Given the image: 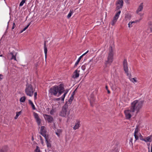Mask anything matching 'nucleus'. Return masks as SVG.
<instances>
[{
  "instance_id": "f257e3e1",
  "label": "nucleus",
  "mask_w": 152,
  "mask_h": 152,
  "mask_svg": "<svg viewBox=\"0 0 152 152\" xmlns=\"http://www.w3.org/2000/svg\"><path fill=\"white\" fill-rule=\"evenodd\" d=\"M49 92L51 95L55 96H56L58 93V96H59L64 92V88L61 85L59 86H55L50 88Z\"/></svg>"
},
{
  "instance_id": "f03ea898",
  "label": "nucleus",
  "mask_w": 152,
  "mask_h": 152,
  "mask_svg": "<svg viewBox=\"0 0 152 152\" xmlns=\"http://www.w3.org/2000/svg\"><path fill=\"white\" fill-rule=\"evenodd\" d=\"M144 102L143 101L135 100L131 103L129 107L132 110V111L134 112L136 110L137 113L142 108Z\"/></svg>"
},
{
  "instance_id": "7ed1b4c3",
  "label": "nucleus",
  "mask_w": 152,
  "mask_h": 152,
  "mask_svg": "<svg viewBox=\"0 0 152 152\" xmlns=\"http://www.w3.org/2000/svg\"><path fill=\"white\" fill-rule=\"evenodd\" d=\"M109 53L107 60L105 62L106 66L107 65H110L113 62V48L110 46L109 50Z\"/></svg>"
},
{
  "instance_id": "20e7f679",
  "label": "nucleus",
  "mask_w": 152,
  "mask_h": 152,
  "mask_svg": "<svg viewBox=\"0 0 152 152\" xmlns=\"http://www.w3.org/2000/svg\"><path fill=\"white\" fill-rule=\"evenodd\" d=\"M34 91L35 89L31 84H27L26 85L25 92L27 96L30 97L33 96Z\"/></svg>"
},
{
  "instance_id": "39448f33",
  "label": "nucleus",
  "mask_w": 152,
  "mask_h": 152,
  "mask_svg": "<svg viewBox=\"0 0 152 152\" xmlns=\"http://www.w3.org/2000/svg\"><path fill=\"white\" fill-rule=\"evenodd\" d=\"M68 105L66 102L62 108L61 111L59 113V115L62 117H66L67 115V116L69 114V111L67 113V109L68 108Z\"/></svg>"
},
{
  "instance_id": "423d86ee",
  "label": "nucleus",
  "mask_w": 152,
  "mask_h": 152,
  "mask_svg": "<svg viewBox=\"0 0 152 152\" xmlns=\"http://www.w3.org/2000/svg\"><path fill=\"white\" fill-rule=\"evenodd\" d=\"M134 112V111H132V110L130 107L125 110L124 111V113L125 114L126 118L127 119H130L133 115Z\"/></svg>"
},
{
  "instance_id": "0eeeda50",
  "label": "nucleus",
  "mask_w": 152,
  "mask_h": 152,
  "mask_svg": "<svg viewBox=\"0 0 152 152\" xmlns=\"http://www.w3.org/2000/svg\"><path fill=\"white\" fill-rule=\"evenodd\" d=\"M124 69L127 76H129V69L127 62L126 59H125L123 62Z\"/></svg>"
},
{
  "instance_id": "6e6552de",
  "label": "nucleus",
  "mask_w": 152,
  "mask_h": 152,
  "mask_svg": "<svg viewBox=\"0 0 152 152\" xmlns=\"http://www.w3.org/2000/svg\"><path fill=\"white\" fill-rule=\"evenodd\" d=\"M121 11L120 10L119 11L115 14L113 20H112L111 24L113 26L114 25L119 17V15L121 13Z\"/></svg>"
},
{
  "instance_id": "1a4fd4ad",
  "label": "nucleus",
  "mask_w": 152,
  "mask_h": 152,
  "mask_svg": "<svg viewBox=\"0 0 152 152\" xmlns=\"http://www.w3.org/2000/svg\"><path fill=\"white\" fill-rule=\"evenodd\" d=\"M46 132V130L45 129V127L44 126H42L41 127L40 133L45 138V137H48V136L46 135L45 134Z\"/></svg>"
},
{
  "instance_id": "9d476101",
  "label": "nucleus",
  "mask_w": 152,
  "mask_h": 152,
  "mask_svg": "<svg viewBox=\"0 0 152 152\" xmlns=\"http://www.w3.org/2000/svg\"><path fill=\"white\" fill-rule=\"evenodd\" d=\"M45 118L49 123H51L53 120V117L50 115L45 114Z\"/></svg>"
},
{
  "instance_id": "9b49d317",
  "label": "nucleus",
  "mask_w": 152,
  "mask_h": 152,
  "mask_svg": "<svg viewBox=\"0 0 152 152\" xmlns=\"http://www.w3.org/2000/svg\"><path fill=\"white\" fill-rule=\"evenodd\" d=\"M34 115L38 125H39L41 122V119L39 118L38 114L37 113L34 112Z\"/></svg>"
},
{
  "instance_id": "f8f14e48",
  "label": "nucleus",
  "mask_w": 152,
  "mask_h": 152,
  "mask_svg": "<svg viewBox=\"0 0 152 152\" xmlns=\"http://www.w3.org/2000/svg\"><path fill=\"white\" fill-rule=\"evenodd\" d=\"M80 70H78L77 69L73 73V75L72 77L74 78H77L79 76Z\"/></svg>"
},
{
  "instance_id": "ddd939ff",
  "label": "nucleus",
  "mask_w": 152,
  "mask_h": 152,
  "mask_svg": "<svg viewBox=\"0 0 152 152\" xmlns=\"http://www.w3.org/2000/svg\"><path fill=\"white\" fill-rule=\"evenodd\" d=\"M123 0H119L118 2L117 3V6L116 8L118 10L120 8H122L123 6Z\"/></svg>"
},
{
  "instance_id": "4468645a",
  "label": "nucleus",
  "mask_w": 152,
  "mask_h": 152,
  "mask_svg": "<svg viewBox=\"0 0 152 152\" xmlns=\"http://www.w3.org/2000/svg\"><path fill=\"white\" fill-rule=\"evenodd\" d=\"M80 121L79 120H77L76 122L75 123V125L73 127V129L74 130H76L79 128L80 126Z\"/></svg>"
},
{
  "instance_id": "2eb2a0df",
  "label": "nucleus",
  "mask_w": 152,
  "mask_h": 152,
  "mask_svg": "<svg viewBox=\"0 0 152 152\" xmlns=\"http://www.w3.org/2000/svg\"><path fill=\"white\" fill-rule=\"evenodd\" d=\"M142 140L145 142H151L152 141V135H151L146 137L145 139H143Z\"/></svg>"
},
{
  "instance_id": "dca6fc26",
  "label": "nucleus",
  "mask_w": 152,
  "mask_h": 152,
  "mask_svg": "<svg viewBox=\"0 0 152 152\" xmlns=\"http://www.w3.org/2000/svg\"><path fill=\"white\" fill-rule=\"evenodd\" d=\"M139 129L137 127L135 129L134 133V136L136 140H137L139 138L138 136V132Z\"/></svg>"
},
{
  "instance_id": "f3484780",
  "label": "nucleus",
  "mask_w": 152,
  "mask_h": 152,
  "mask_svg": "<svg viewBox=\"0 0 152 152\" xmlns=\"http://www.w3.org/2000/svg\"><path fill=\"white\" fill-rule=\"evenodd\" d=\"M88 50L86 52L83 54L82 56H81L78 59V60L77 61V62L75 63V66L77 65L78 63H79L80 60L81 59V58L83 57V56L85 55L87 53H88Z\"/></svg>"
},
{
  "instance_id": "a211bd4d",
  "label": "nucleus",
  "mask_w": 152,
  "mask_h": 152,
  "mask_svg": "<svg viewBox=\"0 0 152 152\" xmlns=\"http://www.w3.org/2000/svg\"><path fill=\"white\" fill-rule=\"evenodd\" d=\"M95 102V99L94 98V96L91 95L90 99V103L91 106H93V104Z\"/></svg>"
},
{
  "instance_id": "6ab92c4d",
  "label": "nucleus",
  "mask_w": 152,
  "mask_h": 152,
  "mask_svg": "<svg viewBox=\"0 0 152 152\" xmlns=\"http://www.w3.org/2000/svg\"><path fill=\"white\" fill-rule=\"evenodd\" d=\"M142 4L143 3H141L139 5L136 11V13H138L139 12L141 11L142 10L143 8V6Z\"/></svg>"
},
{
  "instance_id": "aec40b11",
  "label": "nucleus",
  "mask_w": 152,
  "mask_h": 152,
  "mask_svg": "<svg viewBox=\"0 0 152 152\" xmlns=\"http://www.w3.org/2000/svg\"><path fill=\"white\" fill-rule=\"evenodd\" d=\"M67 93V91L65 92L64 93V94H63V96L61 97H60V98H56V100L58 101V100H60V99H61V100L62 101H64V98L65 97V96L66 94Z\"/></svg>"
},
{
  "instance_id": "412c9836",
  "label": "nucleus",
  "mask_w": 152,
  "mask_h": 152,
  "mask_svg": "<svg viewBox=\"0 0 152 152\" xmlns=\"http://www.w3.org/2000/svg\"><path fill=\"white\" fill-rule=\"evenodd\" d=\"M130 80L132 81V82H135L136 83L137 82V80H136V78H132L131 77V74H129V76H128Z\"/></svg>"
},
{
  "instance_id": "4be33fe9",
  "label": "nucleus",
  "mask_w": 152,
  "mask_h": 152,
  "mask_svg": "<svg viewBox=\"0 0 152 152\" xmlns=\"http://www.w3.org/2000/svg\"><path fill=\"white\" fill-rule=\"evenodd\" d=\"M28 103L31 106L33 110H35L36 109L34 105L31 100L29 99L28 100Z\"/></svg>"
},
{
  "instance_id": "5701e85b",
  "label": "nucleus",
  "mask_w": 152,
  "mask_h": 152,
  "mask_svg": "<svg viewBox=\"0 0 152 152\" xmlns=\"http://www.w3.org/2000/svg\"><path fill=\"white\" fill-rule=\"evenodd\" d=\"M45 139L46 141V142L47 146L48 148H50L51 147V145L50 142L48 140V137H45Z\"/></svg>"
},
{
  "instance_id": "b1692460",
  "label": "nucleus",
  "mask_w": 152,
  "mask_h": 152,
  "mask_svg": "<svg viewBox=\"0 0 152 152\" xmlns=\"http://www.w3.org/2000/svg\"><path fill=\"white\" fill-rule=\"evenodd\" d=\"M8 148L7 146H4L2 148L0 151V152H7Z\"/></svg>"
},
{
  "instance_id": "393cba45",
  "label": "nucleus",
  "mask_w": 152,
  "mask_h": 152,
  "mask_svg": "<svg viewBox=\"0 0 152 152\" xmlns=\"http://www.w3.org/2000/svg\"><path fill=\"white\" fill-rule=\"evenodd\" d=\"M131 17V15L129 13L126 14L125 15V18L126 20H130Z\"/></svg>"
},
{
  "instance_id": "a878e982",
  "label": "nucleus",
  "mask_w": 152,
  "mask_h": 152,
  "mask_svg": "<svg viewBox=\"0 0 152 152\" xmlns=\"http://www.w3.org/2000/svg\"><path fill=\"white\" fill-rule=\"evenodd\" d=\"M44 52L45 54V58H46L47 52V49L46 47V41H45L44 43Z\"/></svg>"
},
{
  "instance_id": "bb28decb",
  "label": "nucleus",
  "mask_w": 152,
  "mask_h": 152,
  "mask_svg": "<svg viewBox=\"0 0 152 152\" xmlns=\"http://www.w3.org/2000/svg\"><path fill=\"white\" fill-rule=\"evenodd\" d=\"M26 99V97L25 96H22L20 99V101L21 102H24Z\"/></svg>"
},
{
  "instance_id": "cd10ccee",
  "label": "nucleus",
  "mask_w": 152,
  "mask_h": 152,
  "mask_svg": "<svg viewBox=\"0 0 152 152\" xmlns=\"http://www.w3.org/2000/svg\"><path fill=\"white\" fill-rule=\"evenodd\" d=\"M73 13V10H70L69 13L68 14V15L67 16V18H69L71 16L72 14Z\"/></svg>"
},
{
  "instance_id": "c85d7f7f",
  "label": "nucleus",
  "mask_w": 152,
  "mask_h": 152,
  "mask_svg": "<svg viewBox=\"0 0 152 152\" xmlns=\"http://www.w3.org/2000/svg\"><path fill=\"white\" fill-rule=\"evenodd\" d=\"M148 24L151 31L152 32V22H150Z\"/></svg>"
},
{
  "instance_id": "c756f323",
  "label": "nucleus",
  "mask_w": 152,
  "mask_h": 152,
  "mask_svg": "<svg viewBox=\"0 0 152 152\" xmlns=\"http://www.w3.org/2000/svg\"><path fill=\"white\" fill-rule=\"evenodd\" d=\"M61 131L60 129H58L57 130V132H56V133L57 135L58 136L60 135V134L61 132Z\"/></svg>"
},
{
  "instance_id": "7c9ffc66",
  "label": "nucleus",
  "mask_w": 152,
  "mask_h": 152,
  "mask_svg": "<svg viewBox=\"0 0 152 152\" xmlns=\"http://www.w3.org/2000/svg\"><path fill=\"white\" fill-rule=\"evenodd\" d=\"M26 1L25 0H23L22 1L20 2V4L19 6H22L23 4L25 3Z\"/></svg>"
},
{
  "instance_id": "2f4dec72",
  "label": "nucleus",
  "mask_w": 152,
  "mask_h": 152,
  "mask_svg": "<svg viewBox=\"0 0 152 152\" xmlns=\"http://www.w3.org/2000/svg\"><path fill=\"white\" fill-rule=\"evenodd\" d=\"M40 151L39 147L38 146H37L35 150V152H40Z\"/></svg>"
},
{
  "instance_id": "473e14b6",
  "label": "nucleus",
  "mask_w": 152,
  "mask_h": 152,
  "mask_svg": "<svg viewBox=\"0 0 152 152\" xmlns=\"http://www.w3.org/2000/svg\"><path fill=\"white\" fill-rule=\"evenodd\" d=\"M16 54L15 55H13V56L12 57V58H11V59H14L16 61Z\"/></svg>"
},
{
  "instance_id": "72a5a7b5",
  "label": "nucleus",
  "mask_w": 152,
  "mask_h": 152,
  "mask_svg": "<svg viewBox=\"0 0 152 152\" xmlns=\"http://www.w3.org/2000/svg\"><path fill=\"white\" fill-rule=\"evenodd\" d=\"M30 24V23H29L25 28H24L22 30L23 31H25L28 27Z\"/></svg>"
},
{
  "instance_id": "f704fd0d",
  "label": "nucleus",
  "mask_w": 152,
  "mask_h": 152,
  "mask_svg": "<svg viewBox=\"0 0 152 152\" xmlns=\"http://www.w3.org/2000/svg\"><path fill=\"white\" fill-rule=\"evenodd\" d=\"M21 111L17 112H16V115H17V116L18 117V116L21 114Z\"/></svg>"
},
{
  "instance_id": "c9c22d12",
  "label": "nucleus",
  "mask_w": 152,
  "mask_h": 152,
  "mask_svg": "<svg viewBox=\"0 0 152 152\" xmlns=\"http://www.w3.org/2000/svg\"><path fill=\"white\" fill-rule=\"evenodd\" d=\"M73 98H74L73 96L71 95V96L69 99V102H71L72 101L73 99Z\"/></svg>"
},
{
  "instance_id": "e433bc0d",
  "label": "nucleus",
  "mask_w": 152,
  "mask_h": 152,
  "mask_svg": "<svg viewBox=\"0 0 152 152\" xmlns=\"http://www.w3.org/2000/svg\"><path fill=\"white\" fill-rule=\"evenodd\" d=\"M39 137L40 138V140H41V141L42 143V144H43L44 143L42 137L41 136H39Z\"/></svg>"
},
{
  "instance_id": "4c0bfd02",
  "label": "nucleus",
  "mask_w": 152,
  "mask_h": 152,
  "mask_svg": "<svg viewBox=\"0 0 152 152\" xmlns=\"http://www.w3.org/2000/svg\"><path fill=\"white\" fill-rule=\"evenodd\" d=\"M81 68L83 70H84L86 69V66L85 65H83L81 67Z\"/></svg>"
},
{
  "instance_id": "58836bf2",
  "label": "nucleus",
  "mask_w": 152,
  "mask_h": 152,
  "mask_svg": "<svg viewBox=\"0 0 152 152\" xmlns=\"http://www.w3.org/2000/svg\"><path fill=\"white\" fill-rule=\"evenodd\" d=\"M132 23H131V22H130L128 24V26L129 28H130L131 27H132Z\"/></svg>"
},
{
  "instance_id": "ea45409f",
  "label": "nucleus",
  "mask_w": 152,
  "mask_h": 152,
  "mask_svg": "<svg viewBox=\"0 0 152 152\" xmlns=\"http://www.w3.org/2000/svg\"><path fill=\"white\" fill-rule=\"evenodd\" d=\"M34 99H37V92H35L34 93Z\"/></svg>"
},
{
  "instance_id": "a19ab883",
  "label": "nucleus",
  "mask_w": 152,
  "mask_h": 152,
  "mask_svg": "<svg viewBox=\"0 0 152 152\" xmlns=\"http://www.w3.org/2000/svg\"><path fill=\"white\" fill-rule=\"evenodd\" d=\"M141 19H140L139 20H136L134 21H132V22H131V23H132V24L133 23H137L138 22H139V21Z\"/></svg>"
},
{
  "instance_id": "79ce46f5",
  "label": "nucleus",
  "mask_w": 152,
  "mask_h": 152,
  "mask_svg": "<svg viewBox=\"0 0 152 152\" xmlns=\"http://www.w3.org/2000/svg\"><path fill=\"white\" fill-rule=\"evenodd\" d=\"M54 112V110H52L50 112V114L51 115H53Z\"/></svg>"
},
{
  "instance_id": "37998d69",
  "label": "nucleus",
  "mask_w": 152,
  "mask_h": 152,
  "mask_svg": "<svg viewBox=\"0 0 152 152\" xmlns=\"http://www.w3.org/2000/svg\"><path fill=\"white\" fill-rule=\"evenodd\" d=\"M3 78V76L1 74H0V80H1Z\"/></svg>"
},
{
  "instance_id": "c03bdc74",
  "label": "nucleus",
  "mask_w": 152,
  "mask_h": 152,
  "mask_svg": "<svg viewBox=\"0 0 152 152\" xmlns=\"http://www.w3.org/2000/svg\"><path fill=\"white\" fill-rule=\"evenodd\" d=\"M76 89L73 92V93L72 94V95L74 96L75 94V91H76Z\"/></svg>"
},
{
  "instance_id": "a18cd8bd",
  "label": "nucleus",
  "mask_w": 152,
  "mask_h": 152,
  "mask_svg": "<svg viewBox=\"0 0 152 152\" xmlns=\"http://www.w3.org/2000/svg\"><path fill=\"white\" fill-rule=\"evenodd\" d=\"M15 23H13V26L12 28V29H13L15 28Z\"/></svg>"
},
{
  "instance_id": "49530a36",
  "label": "nucleus",
  "mask_w": 152,
  "mask_h": 152,
  "mask_svg": "<svg viewBox=\"0 0 152 152\" xmlns=\"http://www.w3.org/2000/svg\"><path fill=\"white\" fill-rule=\"evenodd\" d=\"M10 54L12 56H13L14 55L13 54V53L12 52H11L10 53Z\"/></svg>"
},
{
  "instance_id": "de8ad7c7",
  "label": "nucleus",
  "mask_w": 152,
  "mask_h": 152,
  "mask_svg": "<svg viewBox=\"0 0 152 152\" xmlns=\"http://www.w3.org/2000/svg\"><path fill=\"white\" fill-rule=\"evenodd\" d=\"M151 152H152V144H151Z\"/></svg>"
},
{
  "instance_id": "09e8293b",
  "label": "nucleus",
  "mask_w": 152,
  "mask_h": 152,
  "mask_svg": "<svg viewBox=\"0 0 152 152\" xmlns=\"http://www.w3.org/2000/svg\"><path fill=\"white\" fill-rule=\"evenodd\" d=\"M18 117L16 115L15 116V119H16L18 118Z\"/></svg>"
},
{
  "instance_id": "8fccbe9b",
  "label": "nucleus",
  "mask_w": 152,
  "mask_h": 152,
  "mask_svg": "<svg viewBox=\"0 0 152 152\" xmlns=\"http://www.w3.org/2000/svg\"><path fill=\"white\" fill-rule=\"evenodd\" d=\"M107 93L108 94H110V91L108 89V90H107Z\"/></svg>"
},
{
  "instance_id": "3c124183",
  "label": "nucleus",
  "mask_w": 152,
  "mask_h": 152,
  "mask_svg": "<svg viewBox=\"0 0 152 152\" xmlns=\"http://www.w3.org/2000/svg\"><path fill=\"white\" fill-rule=\"evenodd\" d=\"M105 88H106V89L107 90H108V87H107V86H106Z\"/></svg>"
},
{
  "instance_id": "603ef678",
  "label": "nucleus",
  "mask_w": 152,
  "mask_h": 152,
  "mask_svg": "<svg viewBox=\"0 0 152 152\" xmlns=\"http://www.w3.org/2000/svg\"><path fill=\"white\" fill-rule=\"evenodd\" d=\"M142 136H141V137H140V139H141V140H142L143 139H142Z\"/></svg>"
},
{
  "instance_id": "864d4df0",
  "label": "nucleus",
  "mask_w": 152,
  "mask_h": 152,
  "mask_svg": "<svg viewBox=\"0 0 152 152\" xmlns=\"http://www.w3.org/2000/svg\"><path fill=\"white\" fill-rule=\"evenodd\" d=\"M132 139H131V140H130V142H131V143H132Z\"/></svg>"
},
{
  "instance_id": "5fc2aeb1",
  "label": "nucleus",
  "mask_w": 152,
  "mask_h": 152,
  "mask_svg": "<svg viewBox=\"0 0 152 152\" xmlns=\"http://www.w3.org/2000/svg\"><path fill=\"white\" fill-rule=\"evenodd\" d=\"M23 31L22 30H21L20 32V33H22L23 32Z\"/></svg>"
},
{
  "instance_id": "6e6d98bb",
  "label": "nucleus",
  "mask_w": 152,
  "mask_h": 152,
  "mask_svg": "<svg viewBox=\"0 0 152 152\" xmlns=\"http://www.w3.org/2000/svg\"><path fill=\"white\" fill-rule=\"evenodd\" d=\"M126 2H128L129 1V0H124Z\"/></svg>"
},
{
  "instance_id": "4d7b16f0",
  "label": "nucleus",
  "mask_w": 152,
  "mask_h": 152,
  "mask_svg": "<svg viewBox=\"0 0 152 152\" xmlns=\"http://www.w3.org/2000/svg\"><path fill=\"white\" fill-rule=\"evenodd\" d=\"M83 1H84V0H82V1H81V3H83Z\"/></svg>"
},
{
  "instance_id": "13d9d810",
  "label": "nucleus",
  "mask_w": 152,
  "mask_h": 152,
  "mask_svg": "<svg viewBox=\"0 0 152 152\" xmlns=\"http://www.w3.org/2000/svg\"><path fill=\"white\" fill-rule=\"evenodd\" d=\"M80 1H81V0H79V3H80Z\"/></svg>"
},
{
  "instance_id": "bf43d9fd",
  "label": "nucleus",
  "mask_w": 152,
  "mask_h": 152,
  "mask_svg": "<svg viewBox=\"0 0 152 152\" xmlns=\"http://www.w3.org/2000/svg\"><path fill=\"white\" fill-rule=\"evenodd\" d=\"M32 140H34V138H33V137H32Z\"/></svg>"
},
{
  "instance_id": "052dcab7",
  "label": "nucleus",
  "mask_w": 152,
  "mask_h": 152,
  "mask_svg": "<svg viewBox=\"0 0 152 152\" xmlns=\"http://www.w3.org/2000/svg\"><path fill=\"white\" fill-rule=\"evenodd\" d=\"M8 23H9V22H8L7 27H8Z\"/></svg>"
},
{
  "instance_id": "680f3d73",
  "label": "nucleus",
  "mask_w": 152,
  "mask_h": 152,
  "mask_svg": "<svg viewBox=\"0 0 152 152\" xmlns=\"http://www.w3.org/2000/svg\"><path fill=\"white\" fill-rule=\"evenodd\" d=\"M2 56V55H1L0 56Z\"/></svg>"
},
{
  "instance_id": "e2e57ef3",
  "label": "nucleus",
  "mask_w": 152,
  "mask_h": 152,
  "mask_svg": "<svg viewBox=\"0 0 152 152\" xmlns=\"http://www.w3.org/2000/svg\"><path fill=\"white\" fill-rule=\"evenodd\" d=\"M37 65H38V64H36V66H37Z\"/></svg>"
}]
</instances>
